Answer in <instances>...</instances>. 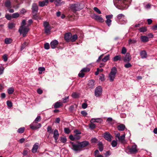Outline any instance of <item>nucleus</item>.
<instances>
[{
  "mask_svg": "<svg viewBox=\"0 0 157 157\" xmlns=\"http://www.w3.org/2000/svg\"><path fill=\"white\" fill-rule=\"evenodd\" d=\"M29 30V28L28 25L25 26H21L18 31L21 34H22L23 37H25L26 36Z\"/></svg>",
  "mask_w": 157,
  "mask_h": 157,
  "instance_id": "f257e3e1",
  "label": "nucleus"
},
{
  "mask_svg": "<svg viewBox=\"0 0 157 157\" xmlns=\"http://www.w3.org/2000/svg\"><path fill=\"white\" fill-rule=\"evenodd\" d=\"M117 71V68L115 67H113L111 69V72L109 75V78L111 81L112 82L114 80Z\"/></svg>",
  "mask_w": 157,
  "mask_h": 157,
  "instance_id": "f03ea898",
  "label": "nucleus"
},
{
  "mask_svg": "<svg viewBox=\"0 0 157 157\" xmlns=\"http://www.w3.org/2000/svg\"><path fill=\"white\" fill-rule=\"evenodd\" d=\"M71 9L74 11L80 10L83 8L82 5L79 4H72L70 5Z\"/></svg>",
  "mask_w": 157,
  "mask_h": 157,
  "instance_id": "7ed1b4c3",
  "label": "nucleus"
},
{
  "mask_svg": "<svg viewBox=\"0 0 157 157\" xmlns=\"http://www.w3.org/2000/svg\"><path fill=\"white\" fill-rule=\"evenodd\" d=\"M44 28L45 32L47 34L50 33L51 27L49 25L48 22L45 21L44 23Z\"/></svg>",
  "mask_w": 157,
  "mask_h": 157,
  "instance_id": "20e7f679",
  "label": "nucleus"
},
{
  "mask_svg": "<svg viewBox=\"0 0 157 157\" xmlns=\"http://www.w3.org/2000/svg\"><path fill=\"white\" fill-rule=\"evenodd\" d=\"M128 149L131 154H135L138 151L137 146L136 144L132 145L131 147H128Z\"/></svg>",
  "mask_w": 157,
  "mask_h": 157,
  "instance_id": "39448f33",
  "label": "nucleus"
},
{
  "mask_svg": "<svg viewBox=\"0 0 157 157\" xmlns=\"http://www.w3.org/2000/svg\"><path fill=\"white\" fill-rule=\"evenodd\" d=\"M70 143L71 145V149L74 151H80L82 150L80 147L79 143L78 144H75L72 142H70Z\"/></svg>",
  "mask_w": 157,
  "mask_h": 157,
  "instance_id": "423d86ee",
  "label": "nucleus"
},
{
  "mask_svg": "<svg viewBox=\"0 0 157 157\" xmlns=\"http://www.w3.org/2000/svg\"><path fill=\"white\" fill-rule=\"evenodd\" d=\"M41 125L40 123L34 121L30 125V128L33 130H36L40 128Z\"/></svg>",
  "mask_w": 157,
  "mask_h": 157,
  "instance_id": "0eeeda50",
  "label": "nucleus"
},
{
  "mask_svg": "<svg viewBox=\"0 0 157 157\" xmlns=\"http://www.w3.org/2000/svg\"><path fill=\"white\" fill-rule=\"evenodd\" d=\"M103 136L109 142L111 141L112 136L109 132H105L103 134Z\"/></svg>",
  "mask_w": 157,
  "mask_h": 157,
  "instance_id": "6e6552de",
  "label": "nucleus"
},
{
  "mask_svg": "<svg viewBox=\"0 0 157 157\" xmlns=\"http://www.w3.org/2000/svg\"><path fill=\"white\" fill-rule=\"evenodd\" d=\"M113 15L112 14L106 16V20L105 21V23L108 26H110L111 25L112 20L110 19L112 18Z\"/></svg>",
  "mask_w": 157,
  "mask_h": 157,
  "instance_id": "1a4fd4ad",
  "label": "nucleus"
},
{
  "mask_svg": "<svg viewBox=\"0 0 157 157\" xmlns=\"http://www.w3.org/2000/svg\"><path fill=\"white\" fill-rule=\"evenodd\" d=\"M32 10L33 14H36L38 10V6L36 4L34 3L33 4Z\"/></svg>",
  "mask_w": 157,
  "mask_h": 157,
  "instance_id": "9d476101",
  "label": "nucleus"
},
{
  "mask_svg": "<svg viewBox=\"0 0 157 157\" xmlns=\"http://www.w3.org/2000/svg\"><path fill=\"white\" fill-rule=\"evenodd\" d=\"M102 89H95L94 95L96 97L100 96L102 94Z\"/></svg>",
  "mask_w": 157,
  "mask_h": 157,
  "instance_id": "9b49d317",
  "label": "nucleus"
},
{
  "mask_svg": "<svg viewBox=\"0 0 157 157\" xmlns=\"http://www.w3.org/2000/svg\"><path fill=\"white\" fill-rule=\"evenodd\" d=\"M79 144L80 145L81 149L87 146L89 144V142L86 140H85L83 141L79 142Z\"/></svg>",
  "mask_w": 157,
  "mask_h": 157,
  "instance_id": "f8f14e48",
  "label": "nucleus"
},
{
  "mask_svg": "<svg viewBox=\"0 0 157 157\" xmlns=\"http://www.w3.org/2000/svg\"><path fill=\"white\" fill-rule=\"evenodd\" d=\"M131 59V56L129 53H127L124 58L123 60L125 62H129Z\"/></svg>",
  "mask_w": 157,
  "mask_h": 157,
  "instance_id": "ddd939ff",
  "label": "nucleus"
},
{
  "mask_svg": "<svg viewBox=\"0 0 157 157\" xmlns=\"http://www.w3.org/2000/svg\"><path fill=\"white\" fill-rule=\"evenodd\" d=\"M58 44V42L56 40L52 41L50 43V46L52 49L55 48Z\"/></svg>",
  "mask_w": 157,
  "mask_h": 157,
  "instance_id": "4468645a",
  "label": "nucleus"
},
{
  "mask_svg": "<svg viewBox=\"0 0 157 157\" xmlns=\"http://www.w3.org/2000/svg\"><path fill=\"white\" fill-rule=\"evenodd\" d=\"M72 34L70 33H68L65 34L64 35V39L67 41L68 42L71 40Z\"/></svg>",
  "mask_w": 157,
  "mask_h": 157,
  "instance_id": "2eb2a0df",
  "label": "nucleus"
},
{
  "mask_svg": "<svg viewBox=\"0 0 157 157\" xmlns=\"http://www.w3.org/2000/svg\"><path fill=\"white\" fill-rule=\"evenodd\" d=\"M59 136V132L58 130L56 129L53 132V137L55 139V142H56Z\"/></svg>",
  "mask_w": 157,
  "mask_h": 157,
  "instance_id": "dca6fc26",
  "label": "nucleus"
},
{
  "mask_svg": "<svg viewBox=\"0 0 157 157\" xmlns=\"http://www.w3.org/2000/svg\"><path fill=\"white\" fill-rule=\"evenodd\" d=\"M125 134H124L121 136H120L117 138L118 141L122 144H124L125 141Z\"/></svg>",
  "mask_w": 157,
  "mask_h": 157,
  "instance_id": "f3484780",
  "label": "nucleus"
},
{
  "mask_svg": "<svg viewBox=\"0 0 157 157\" xmlns=\"http://www.w3.org/2000/svg\"><path fill=\"white\" fill-rule=\"evenodd\" d=\"M94 18L96 20L100 22H103L104 21V20L99 15H94Z\"/></svg>",
  "mask_w": 157,
  "mask_h": 157,
  "instance_id": "a211bd4d",
  "label": "nucleus"
},
{
  "mask_svg": "<svg viewBox=\"0 0 157 157\" xmlns=\"http://www.w3.org/2000/svg\"><path fill=\"white\" fill-rule=\"evenodd\" d=\"M38 148V143H36L33 146V147L32 150V152L33 153H35L37 152Z\"/></svg>",
  "mask_w": 157,
  "mask_h": 157,
  "instance_id": "6ab92c4d",
  "label": "nucleus"
},
{
  "mask_svg": "<svg viewBox=\"0 0 157 157\" xmlns=\"http://www.w3.org/2000/svg\"><path fill=\"white\" fill-rule=\"evenodd\" d=\"M140 40L143 42H146L149 41V38L145 36H141L140 37Z\"/></svg>",
  "mask_w": 157,
  "mask_h": 157,
  "instance_id": "aec40b11",
  "label": "nucleus"
},
{
  "mask_svg": "<svg viewBox=\"0 0 157 157\" xmlns=\"http://www.w3.org/2000/svg\"><path fill=\"white\" fill-rule=\"evenodd\" d=\"M125 127L124 124H121L117 126V128L119 130L123 131L124 130Z\"/></svg>",
  "mask_w": 157,
  "mask_h": 157,
  "instance_id": "412c9836",
  "label": "nucleus"
},
{
  "mask_svg": "<svg viewBox=\"0 0 157 157\" xmlns=\"http://www.w3.org/2000/svg\"><path fill=\"white\" fill-rule=\"evenodd\" d=\"M140 55L142 59L146 58L147 57V53L144 50L140 52Z\"/></svg>",
  "mask_w": 157,
  "mask_h": 157,
  "instance_id": "4be33fe9",
  "label": "nucleus"
},
{
  "mask_svg": "<svg viewBox=\"0 0 157 157\" xmlns=\"http://www.w3.org/2000/svg\"><path fill=\"white\" fill-rule=\"evenodd\" d=\"M77 105L76 104H75L74 105H71L69 108V110L70 111L72 112L74 110L77 108Z\"/></svg>",
  "mask_w": 157,
  "mask_h": 157,
  "instance_id": "5701e85b",
  "label": "nucleus"
},
{
  "mask_svg": "<svg viewBox=\"0 0 157 157\" xmlns=\"http://www.w3.org/2000/svg\"><path fill=\"white\" fill-rule=\"evenodd\" d=\"M98 145V146L99 151H102L103 150V146L102 142L99 141Z\"/></svg>",
  "mask_w": 157,
  "mask_h": 157,
  "instance_id": "b1692460",
  "label": "nucleus"
},
{
  "mask_svg": "<svg viewBox=\"0 0 157 157\" xmlns=\"http://www.w3.org/2000/svg\"><path fill=\"white\" fill-rule=\"evenodd\" d=\"M62 105V103L60 102L57 101L55 103L54 105V108L56 109L59 108Z\"/></svg>",
  "mask_w": 157,
  "mask_h": 157,
  "instance_id": "393cba45",
  "label": "nucleus"
},
{
  "mask_svg": "<svg viewBox=\"0 0 157 157\" xmlns=\"http://www.w3.org/2000/svg\"><path fill=\"white\" fill-rule=\"evenodd\" d=\"M122 57L121 56L118 55L116 56H114L113 59V60L114 61L116 62L118 60H121Z\"/></svg>",
  "mask_w": 157,
  "mask_h": 157,
  "instance_id": "a878e982",
  "label": "nucleus"
},
{
  "mask_svg": "<svg viewBox=\"0 0 157 157\" xmlns=\"http://www.w3.org/2000/svg\"><path fill=\"white\" fill-rule=\"evenodd\" d=\"M5 6L7 8L11 7V2L10 0L6 1L5 3Z\"/></svg>",
  "mask_w": 157,
  "mask_h": 157,
  "instance_id": "bb28decb",
  "label": "nucleus"
},
{
  "mask_svg": "<svg viewBox=\"0 0 157 157\" xmlns=\"http://www.w3.org/2000/svg\"><path fill=\"white\" fill-rule=\"evenodd\" d=\"M80 94L79 93L77 92H73L72 93L71 96L73 98H76L79 97Z\"/></svg>",
  "mask_w": 157,
  "mask_h": 157,
  "instance_id": "cd10ccee",
  "label": "nucleus"
},
{
  "mask_svg": "<svg viewBox=\"0 0 157 157\" xmlns=\"http://www.w3.org/2000/svg\"><path fill=\"white\" fill-rule=\"evenodd\" d=\"M62 0H56L55 2L56 5L57 6H60L62 3H64V2H61Z\"/></svg>",
  "mask_w": 157,
  "mask_h": 157,
  "instance_id": "c85d7f7f",
  "label": "nucleus"
},
{
  "mask_svg": "<svg viewBox=\"0 0 157 157\" xmlns=\"http://www.w3.org/2000/svg\"><path fill=\"white\" fill-rule=\"evenodd\" d=\"M28 41H25V42L21 45V50H22L24 49L29 44Z\"/></svg>",
  "mask_w": 157,
  "mask_h": 157,
  "instance_id": "c756f323",
  "label": "nucleus"
},
{
  "mask_svg": "<svg viewBox=\"0 0 157 157\" xmlns=\"http://www.w3.org/2000/svg\"><path fill=\"white\" fill-rule=\"evenodd\" d=\"M12 42V40L10 38H6L5 39V44H8L11 43Z\"/></svg>",
  "mask_w": 157,
  "mask_h": 157,
  "instance_id": "7c9ffc66",
  "label": "nucleus"
},
{
  "mask_svg": "<svg viewBox=\"0 0 157 157\" xmlns=\"http://www.w3.org/2000/svg\"><path fill=\"white\" fill-rule=\"evenodd\" d=\"M128 44L130 45L132 44H134L137 42V40L134 39H129L128 40Z\"/></svg>",
  "mask_w": 157,
  "mask_h": 157,
  "instance_id": "2f4dec72",
  "label": "nucleus"
},
{
  "mask_svg": "<svg viewBox=\"0 0 157 157\" xmlns=\"http://www.w3.org/2000/svg\"><path fill=\"white\" fill-rule=\"evenodd\" d=\"M78 38V36L76 34H74L72 36L71 39V40L72 42H74L77 40Z\"/></svg>",
  "mask_w": 157,
  "mask_h": 157,
  "instance_id": "473e14b6",
  "label": "nucleus"
},
{
  "mask_svg": "<svg viewBox=\"0 0 157 157\" xmlns=\"http://www.w3.org/2000/svg\"><path fill=\"white\" fill-rule=\"evenodd\" d=\"M139 31L140 32H144L147 31L146 27L143 26L138 29Z\"/></svg>",
  "mask_w": 157,
  "mask_h": 157,
  "instance_id": "72a5a7b5",
  "label": "nucleus"
},
{
  "mask_svg": "<svg viewBox=\"0 0 157 157\" xmlns=\"http://www.w3.org/2000/svg\"><path fill=\"white\" fill-rule=\"evenodd\" d=\"M94 81L93 79L90 80L89 81L88 85L90 87H92L94 85Z\"/></svg>",
  "mask_w": 157,
  "mask_h": 157,
  "instance_id": "f704fd0d",
  "label": "nucleus"
},
{
  "mask_svg": "<svg viewBox=\"0 0 157 157\" xmlns=\"http://www.w3.org/2000/svg\"><path fill=\"white\" fill-rule=\"evenodd\" d=\"M25 128L24 127H21L19 128L17 130V132L19 133H22L24 132Z\"/></svg>",
  "mask_w": 157,
  "mask_h": 157,
  "instance_id": "c9c22d12",
  "label": "nucleus"
},
{
  "mask_svg": "<svg viewBox=\"0 0 157 157\" xmlns=\"http://www.w3.org/2000/svg\"><path fill=\"white\" fill-rule=\"evenodd\" d=\"M113 140L111 143V144L112 146L113 147H116L117 144V140Z\"/></svg>",
  "mask_w": 157,
  "mask_h": 157,
  "instance_id": "e433bc0d",
  "label": "nucleus"
},
{
  "mask_svg": "<svg viewBox=\"0 0 157 157\" xmlns=\"http://www.w3.org/2000/svg\"><path fill=\"white\" fill-rule=\"evenodd\" d=\"M47 4H47V2L44 1L42 2H39V6L41 7H43L45 5H47Z\"/></svg>",
  "mask_w": 157,
  "mask_h": 157,
  "instance_id": "4c0bfd02",
  "label": "nucleus"
},
{
  "mask_svg": "<svg viewBox=\"0 0 157 157\" xmlns=\"http://www.w3.org/2000/svg\"><path fill=\"white\" fill-rule=\"evenodd\" d=\"M109 55H108L105 56L102 59V61L104 62H105L108 60L109 59Z\"/></svg>",
  "mask_w": 157,
  "mask_h": 157,
  "instance_id": "58836bf2",
  "label": "nucleus"
},
{
  "mask_svg": "<svg viewBox=\"0 0 157 157\" xmlns=\"http://www.w3.org/2000/svg\"><path fill=\"white\" fill-rule=\"evenodd\" d=\"M65 133L67 134H69L71 132V130L69 128H65L64 129Z\"/></svg>",
  "mask_w": 157,
  "mask_h": 157,
  "instance_id": "ea45409f",
  "label": "nucleus"
},
{
  "mask_svg": "<svg viewBox=\"0 0 157 157\" xmlns=\"http://www.w3.org/2000/svg\"><path fill=\"white\" fill-rule=\"evenodd\" d=\"M47 132H49V133H52V127L50 126H48L47 128Z\"/></svg>",
  "mask_w": 157,
  "mask_h": 157,
  "instance_id": "a19ab883",
  "label": "nucleus"
},
{
  "mask_svg": "<svg viewBox=\"0 0 157 157\" xmlns=\"http://www.w3.org/2000/svg\"><path fill=\"white\" fill-rule=\"evenodd\" d=\"M19 14L17 13H13L12 14V17L13 18H15L19 17Z\"/></svg>",
  "mask_w": 157,
  "mask_h": 157,
  "instance_id": "79ce46f5",
  "label": "nucleus"
},
{
  "mask_svg": "<svg viewBox=\"0 0 157 157\" xmlns=\"http://www.w3.org/2000/svg\"><path fill=\"white\" fill-rule=\"evenodd\" d=\"M132 65L129 62L124 65V67L126 68H128L132 67Z\"/></svg>",
  "mask_w": 157,
  "mask_h": 157,
  "instance_id": "37998d69",
  "label": "nucleus"
},
{
  "mask_svg": "<svg viewBox=\"0 0 157 157\" xmlns=\"http://www.w3.org/2000/svg\"><path fill=\"white\" fill-rule=\"evenodd\" d=\"M99 79L102 81L105 80V75L103 74H101L100 75L99 77Z\"/></svg>",
  "mask_w": 157,
  "mask_h": 157,
  "instance_id": "c03bdc74",
  "label": "nucleus"
},
{
  "mask_svg": "<svg viewBox=\"0 0 157 157\" xmlns=\"http://www.w3.org/2000/svg\"><path fill=\"white\" fill-rule=\"evenodd\" d=\"M6 103L9 108H10L12 106V103L10 101H7L6 102Z\"/></svg>",
  "mask_w": 157,
  "mask_h": 157,
  "instance_id": "a18cd8bd",
  "label": "nucleus"
},
{
  "mask_svg": "<svg viewBox=\"0 0 157 157\" xmlns=\"http://www.w3.org/2000/svg\"><path fill=\"white\" fill-rule=\"evenodd\" d=\"M89 125L90 128L91 129H93L96 127L95 124L93 123H91V124H90Z\"/></svg>",
  "mask_w": 157,
  "mask_h": 157,
  "instance_id": "49530a36",
  "label": "nucleus"
},
{
  "mask_svg": "<svg viewBox=\"0 0 157 157\" xmlns=\"http://www.w3.org/2000/svg\"><path fill=\"white\" fill-rule=\"evenodd\" d=\"M90 71V69L89 68L86 67L83 68L81 71V72H88L89 71Z\"/></svg>",
  "mask_w": 157,
  "mask_h": 157,
  "instance_id": "de8ad7c7",
  "label": "nucleus"
},
{
  "mask_svg": "<svg viewBox=\"0 0 157 157\" xmlns=\"http://www.w3.org/2000/svg\"><path fill=\"white\" fill-rule=\"evenodd\" d=\"M38 70L39 71V73L41 74L43 71H44L45 69L44 67H39L38 69Z\"/></svg>",
  "mask_w": 157,
  "mask_h": 157,
  "instance_id": "09e8293b",
  "label": "nucleus"
},
{
  "mask_svg": "<svg viewBox=\"0 0 157 157\" xmlns=\"http://www.w3.org/2000/svg\"><path fill=\"white\" fill-rule=\"evenodd\" d=\"M36 14H33V18L36 20L40 19L41 17L38 16H37Z\"/></svg>",
  "mask_w": 157,
  "mask_h": 157,
  "instance_id": "8fccbe9b",
  "label": "nucleus"
},
{
  "mask_svg": "<svg viewBox=\"0 0 157 157\" xmlns=\"http://www.w3.org/2000/svg\"><path fill=\"white\" fill-rule=\"evenodd\" d=\"M67 140V138L65 137H61L60 140L61 142L63 143H65Z\"/></svg>",
  "mask_w": 157,
  "mask_h": 157,
  "instance_id": "3c124183",
  "label": "nucleus"
},
{
  "mask_svg": "<svg viewBox=\"0 0 157 157\" xmlns=\"http://www.w3.org/2000/svg\"><path fill=\"white\" fill-rule=\"evenodd\" d=\"M15 26V25L14 24L11 23H10L8 25V27L10 29H12Z\"/></svg>",
  "mask_w": 157,
  "mask_h": 157,
  "instance_id": "603ef678",
  "label": "nucleus"
},
{
  "mask_svg": "<svg viewBox=\"0 0 157 157\" xmlns=\"http://www.w3.org/2000/svg\"><path fill=\"white\" fill-rule=\"evenodd\" d=\"M127 52V49L126 48L124 47L122 48L121 51V53L123 54H125Z\"/></svg>",
  "mask_w": 157,
  "mask_h": 157,
  "instance_id": "864d4df0",
  "label": "nucleus"
},
{
  "mask_svg": "<svg viewBox=\"0 0 157 157\" xmlns=\"http://www.w3.org/2000/svg\"><path fill=\"white\" fill-rule=\"evenodd\" d=\"M94 10L97 12L98 14H101V11L97 7H94Z\"/></svg>",
  "mask_w": 157,
  "mask_h": 157,
  "instance_id": "5fc2aeb1",
  "label": "nucleus"
},
{
  "mask_svg": "<svg viewBox=\"0 0 157 157\" xmlns=\"http://www.w3.org/2000/svg\"><path fill=\"white\" fill-rule=\"evenodd\" d=\"M41 119V118L40 116H38L35 120L34 121L38 123L39 122Z\"/></svg>",
  "mask_w": 157,
  "mask_h": 157,
  "instance_id": "6e6d98bb",
  "label": "nucleus"
},
{
  "mask_svg": "<svg viewBox=\"0 0 157 157\" xmlns=\"http://www.w3.org/2000/svg\"><path fill=\"white\" fill-rule=\"evenodd\" d=\"M68 98L69 96L62 98V99L63 101V102L65 103L67 102L68 100Z\"/></svg>",
  "mask_w": 157,
  "mask_h": 157,
  "instance_id": "4d7b16f0",
  "label": "nucleus"
},
{
  "mask_svg": "<svg viewBox=\"0 0 157 157\" xmlns=\"http://www.w3.org/2000/svg\"><path fill=\"white\" fill-rule=\"evenodd\" d=\"M5 17L7 19L9 20H11V18H12V15L11 16L8 14H6L5 15Z\"/></svg>",
  "mask_w": 157,
  "mask_h": 157,
  "instance_id": "13d9d810",
  "label": "nucleus"
},
{
  "mask_svg": "<svg viewBox=\"0 0 157 157\" xmlns=\"http://www.w3.org/2000/svg\"><path fill=\"white\" fill-rule=\"evenodd\" d=\"M88 105L87 103H84L82 104V107L83 109H85L87 108Z\"/></svg>",
  "mask_w": 157,
  "mask_h": 157,
  "instance_id": "bf43d9fd",
  "label": "nucleus"
},
{
  "mask_svg": "<svg viewBox=\"0 0 157 157\" xmlns=\"http://www.w3.org/2000/svg\"><path fill=\"white\" fill-rule=\"evenodd\" d=\"M44 48L46 49H48L50 48V46L48 43H46L44 44Z\"/></svg>",
  "mask_w": 157,
  "mask_h": 157,
  "instance_id": "052dcab7",
  "label": "nucleus"
},
{
  "mask_svg": "<svg viewBox=\"0 0 157 157\" xmlns=\"http://www.w3.org/2000/svg\"><path fill=\"white\" fill-rule=\"evenodd\" d=\"M4 70V68L3 67H0V75L2 74L3 73Z\"/></svg>",
  "mask_w": 157,
  "mask_h": 157,
  "instance_id": "680f3d73",
  "label": "nucleus"
},
{
  "mask_svg": "<svg viewBox=\"0 0 157 157\" xmlns=\"http://www.w3.org/2000/svg\"><path fill=\"white\" fill-rule=\"evenodd\" d=\"M111 154L110 151H107L105 154V157H107L110 155Z\"/></svg>",
  "mask_w": 157,
  "mask_h": 157,
  "instance_id": "e2e57ef3",
  "label": "nucleus"
},
{
  "mask_svg": "<svg viewBox=\"0 0 157 157\" xmlns=\"http://www.w3.org/2000/svg\"><path fill=\"white\" fill-rule=\"evenodd\" d=\"M75 140H79L81 138V136L79 135L75 134L74 135Z\"/></svg>",
  "mask_w": 157,
  "mask_h": 157,
  "instance_id": "0e129e2a",
  "label": "nucleus"
},
{
  "mask_svg": "<svg viewBox=\"0 0 157 157\" xmlns=\"http://www.w3.org/2000/svg\"><path fill=\"white\" fill-rule=\"evenodd\" d=\"M14 91V89H8V93L9 94H11L13 93Z\"/></svg>",
  "mask_w": 157,
  "mask_h": 157,
  "instance_id": "69168bd1",
  "label": "nucleus"
},
{
  "mask_svg": "<svg viewBox=\"0 0 157 157\" xmlns=\"http://www.w3.org/2000/svg\"><path fill=\"white\" fill-rule=\"evenodd\" d=\"M3 58L4 61L6 62L7 60V56L6 54L4 55L3 56Z\"/></svg>",
  "mask_w": 157,
  "mask_h": 157,
  "instance_id": "338daca9",
  "label": "nucleus"
},
{
  "mask_svg": "<svg viewBox=\"0 0 157 157\" xmlns=\"http://www.w3.org/2000/svg\"><path fill=\"white\" fill-rule=\"evenodd\" d=\"M98 140L95 138H92L91 139V141L92 143H96Z\"/></svg>",
  "mask_w": 157,
  "mask_h": 157,
  "instance_id": "774afa93",
  "label": "nucleus"
}]
</instances>
